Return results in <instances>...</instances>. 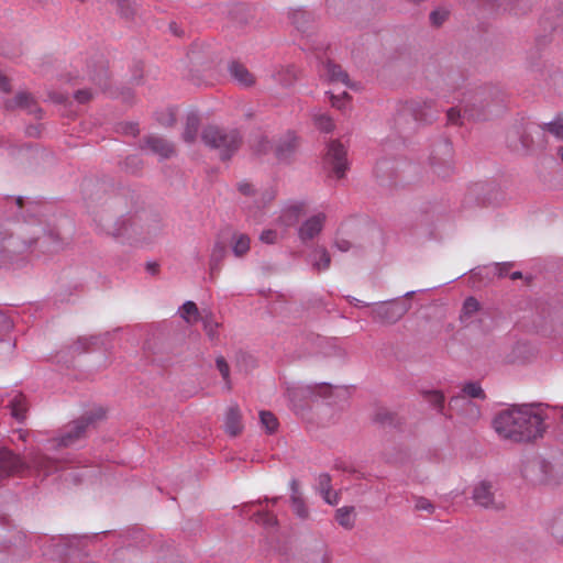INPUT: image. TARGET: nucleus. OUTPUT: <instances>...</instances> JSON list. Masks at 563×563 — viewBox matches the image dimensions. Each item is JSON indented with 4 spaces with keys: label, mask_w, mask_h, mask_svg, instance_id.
<instances>
[{
    "label": "nucleus",
    "mask_w": 563,
    "mask_h": 563,
    "mask_svg": "<svg viewBox=\"0 0 563 563\" xmlns=\"http://www.w3.org/2000/svg\"><path fill=\"white\" fill-rule=\"evenodd\" d=\"M5 208L8 218L0 229V265L12 264L33 245L48 252L60 247L58 234L42 227L38 202L8 197Z\"/></svg>",
    "instance_id": "1"
},
{
    "label": "nucleus",
    "mask_w": 563,
    "mask_h": 563,
    "mask_svg": "<svg viewBox=\"0 0 563 563\" xmlns=\"http://www.w3.org/2000/svg\"><path fill=\"white\" fill-rule=\"evenodd\" d=\"M548 411L541 404L512 406L496 415L493 427L503 439L530 442L543 435Z\"/></svg>",
    "instance_id": "2"
},
{
    "label": "nucleus",
    "mask_w": 563,
    "mask_h": 563,
    "mask_svg": "<svg viewBox=\"0 0 563 563\" xmlns=\"http://www.w3.org/2000/svg\"><path fill=\"white\" fill-rule=\"evenodd\" d=\"M501 98L493 88H479L467 92L462 107H453L446 111L448 121L451 124H463V120L481 121L488 119L493 107H499Z\"/></svg>",
    "instance_id": "3"
},
{
    "label": "nucleus",
    "mask_w": 563,
    "mask_h": 563,
    "mask_svg": "<svg viewBox=\"0 0 563 563\" xmlns=\"http://www.w3.org/2000/svg\"><path fill=\"white\" fill-rule=\"evenodd\" d=\"M201 139L207 146L218 150L223 161L231 158L241 144L238 130H225L216 125L206 126Z\"/></svg>",
    "instance_id": "4"
},
{
    "label": "nucleus",
    "mask_w": 563,
    "mask_h": 563,
    "mask_svg": "<svg viewBox=\"0 0 563 563\" xmlns=\"http://www.w3.org/2000/svg\"><path fill=\"white\" fill-rule=\"evenodd\" d=\"M332 394V386L321 384H291L286 388V395L295 410L303 408L305 402L318 398H329Z\"/></svg>",
    "instance_id": "5"
},
{
    "label": "nucleus",
    "mask_w": 563,
    "mask_h": 563,
    "mask_svg": "<svg viewBox=\"0 0 563 563\" xmlns=\"http://www.w3.org/2000/svg\"><path fill=\"white\" fill-rule=\"evenodd\" d=\"M163 229L162 220L157 217L141 219H129V223L123 221V227L118 229L117 235L134 236L142 242H151Z\"/></svg>",
    "instance_id": "6"
},
{
    "label": "nucleus",
    "mask_w": 563,
    "mask_h": 563,
    "mask_svg": "<svg viewBox=\"0 0 563 563\" xmlns=\"http://www.w3.org/2000/svg\"><path fill=\"white\" fill-rule=\"evenodd\" d=\"M102 413H85L80 418L68 423L57 439L51 441L52 448H68L75 445L86 437L87 430Z\"/></svg>",
    "instance_id": "7"
},
{
    "label": "nucleus",
    "mask_w": 563,
    "mask_h": 563,
    "mask_svg": "<svg viewBox=\"0 0 563 563\" xmlns=\"http://www.w3.org/2000/svg\"><path fill=\"white\" fill-rule=\"evenodd\" d=\"M410 309V303L400 300H389L376 305L371 316L382 323L393 324L400 320Z\"/></svg>",
    "instance_id": "8"
},
{
    "label": "nucleus",
    "mask_w": 563,
    "mask_h": 563,
    "mask_svg": "<svg viewBox=\"0 0 563 563\" xmlns=\"http://www.w3.org/2000/svg\"><path fill=\"white\" fill-rule=\"evenodd\" d=\"M451 157V143L448 141L440 143L430 157V167L438 177L445 179L454 173V165Z\"/></svg>",
    "instance_id": "9"
},
{
    "label": "nucleus",
    "mask_w": 563,
    "mask_h": 563,
    "mask_svg": "<svg viewBox=\"0 0 563 563\" xmlns=\"http://www.w3.org/2000/svg\"><path fill=\"white\" fill-rule=\"evenodd\" d=\"M402 111L411 114L415 121L420 123H431L439 113V109L432 99L411 100L406 103Z\"/></svg>",
    "instance_id": "10"
},
{
    "label": "nucleus",
    "mask_w": 563,
    "mask_h": 563,
    "mask_svg": "<svg viewBox=\"0 0 563 563\" xmlns=\"http://www.w3.org/2000/svg\"><path fill=\"white\" fill-rule=\"evenodd\" d=\"M324 162L332 168L338 178H342L349 168L345 147L339 141L330 142Z\"/></svg>",
    "instance_id": "11"
},
{
    "label": "nucleus",
    "mask_w": 563,
    "mask_h": 563,
    "mask_svg": "<svg viewBox=\"0 0 563 563\" xmlns=\"http://www.w3.org/2000/svg\"><path fill=\"white\" fill-rule=\"evenodd\" d=\"M29 465L12 451L0 450V481L25 471Z\"/></svg>",
    "instance_id": "12"
},
{
    "label": "nucleus",
    "mask_w": 563,
    "mask_h": 563,
    "mask_svg": "<svg viewBox=\"0 0 563 563\" xmlns=\"http://www.w3.org/2000/svg\"><path fill=\"white\" fill-rule=\"evenodd\" d=\"M327 216L322 212L311 216L298 229V238L302 243L316 239L322 231Z\"/></svg>",
    "instance_id": "13"
},
{
    "label": "nucleus",
    "mask_w": 563,
    "mask_h": 563,
    "mask_svg": "<svg viewBox=\"0 0 563 563\" xmlns=\"http://www.w3.org/2000/svg\"><path fill=\"white\" fill-rule=\"evenodd\" d=\"M142 148L148 150L151 153L159 156L161 159H166L175 154L173 143L158 135H148L144 139Z\"/></svg>",
    "instance_id": "14"
},
{
    "label": "nucleus",
    "mask_w": 563,
    "mask_h": 563,
    "mask_svg": "<svg viewBox=\"0 0 563 563\" xmlns=\"http://www.w3.org/2000/svg\"><path fill=\"white\" fill-rule=\"evenodd\" d=\"M4 108L7 110L23 109L31 114H37L41 112V109L37 107L33 97L25 91L16 93L11 99H7L4 101Z\"/></svg>",
    "instance_id": "15"
},
{
    "label": "nucleus",
    "mask_w": 563,
    "mask_h": 563,
    "mask_svg": "<svg viewBox=\"0 0 563 563\" xmlns=\"http://www.w3.org/2000/svg\"><path fill=\"white\" fill-rule=\"evenodd\" d=\"M297 148V137L294 132H287L275 142V156L278 161L286 162Z\"/></svg>",
    "instance_id": "16"
},
{
    "label": "nucleus",
    "mask_w": 563,
    "mask_h": 563,
    "mask_svg": "<svg viewBox=\"0 0 563 563\" xmlns=\"http://www.w3.org/2000/svg\"><path fill=\"white\" fill-rule=\"evenodd\" d=\"M231 78L243 88H250L255 84L254 75L241 63L232 62L228 67Z\"/></svg>",
    "instance_id": "17"
},
{
    "label": "nucleus",
    "mask_w": 563,
    "mask_h": 563,
    "mask_svg": "<svg viewBox=\"0 0 563 563\" xmlns=\"http://www.w3.org/2000/svg\"><path fill=\"white\" fill-rule=\"evenodd\" d=\"M227 255V246L222 242H216L211 249L209 258V278L213 282L219 275Z\"/></svg>",
    "instance_id": "18"
},
{
    "label": "nucleus",
    "mask_w": 563,
    "mask_h": 563,
    "mask_svg": "<svg viewBox=\"0 0 563 563\" xmlns=\"http://www.w3.org/2000/svg\"><path fill=\"white\" fill-rule=\"evenodd\" d=\"M492 488V484L488 482H481L476 485L472 495L474 503L484 508H496Z\"/></svg>",
    "instance_id": "19"
},
{
    "label": "nucleus",
    "mask_w": 563,
    "mask_h": 563,
    "mask_svg": "<svg viewBox=\"0 0 563 563\" xmlns=\"http://www.w3.org/2000/svg\"><path fill=\"white\" fill-rule=\"evenodd\" d=\"M242 415L238 405L229 406L224 417L225 431L235 437L242 431Z\"/></svg>",
    "instance_id": "20"
},
{
    "label": "nucleus",
    "mask_w": 563,
    "mask_h": 563,
    "mask_svg": "<svg viewBox=\"0 0 563 563\" xmlns=\"http://www.w3.org/2000/svg\"><path fill=\"white\" fill-rule=\"evenodd\" d=\"M30 465L38 472H42L44 475H48L49 473L58 470L57 461L40 452L33 453L31 455Z\"/></svg>",
    "instance_id": "21"
},
{
    "label": "nucleus",
    "mask_w": 563,
    "mask_h": 563,
    "mask_svg": "<svg viewBox=\"0 0 563 563\" xmlns=\"http://www.w3.org/2000/svg\"><path fill=\"white\" fill-rule=\"evenodd\" d=\"M323 75L331 82H342L345 86H350L349 75L338 64L328 60L323 64Z\"/></svg>",
    "instance_id": "22"
},
{
    "label": "nucleus",
    "mask_w": 563,
    "mask_h": 563,
    "mask_svg": "<svg viewBox=\"0 0 563 563\" xmlns=\"http://www.w3.org/2000/svg\"><path fill=\"white\" fill-rule=\"evenodd\" d=\"M309 263L319 272L327 271L330 267L331 257L325 247L318 246L309 255Z\"/></svg>",
    "instance_id": "23"
},
{
    "label": "nucleus",
    "mask_w": 563,
    "mask_h": 563,
    "mask_svg": "<svg viewBox=\"0 0 563 563\" xmlns=\"http://www.w3.org/2000/svg\"><path fill=\"white\" fill-rule=\"evenodd\" d=\"M290 19L295 27L302 33L308 32L313 23L312 13L302 9L294 10Z\"/></svg>",
    "instance_id": "24"
},
{
    "label": "nucleus",
    "mask_w": 563,
    "mask_h": 563,
    "mask_svg": "<svg viewBox=\"0 0 563 563\" xmlns=\"http://www.w3.org/2000/svg\"><path fill=\"white\" fill-rule=\"evenodd\" d=\"M11 416L22 422L26 417L27 404L25 397L21 393H16L9 401Z\"/></svg>",
    "instance_id": "25"
},
{
    "label": "nucleus",
    "mask_w": 563,
    "mask_h": 563,
    "mask_svg": "<svg viewBox=\"0 0 563 563\" xmlns=\"http://www.w3.org/2000/svg\"><path fill=\"white\" fill-rule=\"evenodd\" d=\"M109 334L80 336L74 343L73 349L78 353L87 352L90 346L104 345Z\"/></svg>",
    "instance_id": "26"
},
{
    "label": "nucleus",
    "mask_w": 563,
    "mask_h": 563,
    "mask_svg": "<svg viewBox=\"0 0 563 563\" xmlns=\"http://www.w3.org/2000/svg\"><path fill=\"white\" fill-rule=\"evenodd\" d=\"M202 322L203 330L211 341H216L219 338L218 328L220 323L214 319L212 311L202 310V314L199 319Z\"/></svg>",
    "instance_id": "27"
},
{
    "label": "nucleus",
    "mask_w": 563,
    "mask_h": 563,
    "mask_svg": "<svg viewBox=\"0 0 563 563\" xmlns=\"http://www.w3.org/2000/svg\"><path fill=\"white\" fill-rule=\"evenodd\" d=\"M200 119L197 113H189L186 118V125L183 133V139L186 143H192L197 139Z\"/></svg>",
    "instance_id": "28"
},
{
    "label": "nucleus",
    "mask_w": 563,
    "mask_h": 563,
    "mask_svg": "<svg viewBox=\"0 0 563 563\" xmlns=\"http://www.w3.org/2000/svg\"><path fill=\"white\" fill-rule=\"evenodd\" d=\"M481 305L477 299L474 297H468L465 299L462 312L460 316L461 322L465 325L472 322V318L479 311Z\"/></svg>",
    "instance_id": "29"
},
{
    "label": "nucleus",
    "mask_w": 563,
    "mask_h": 563,
    "mask_svg": "<svg viewBox=\"0 0 563 563\" xmlns=\"http://www.w3.org/2000/svg\"><path fill=\"white\" fill-rule=\"evenodd\" d=\"M462 393L464 394V396L453 397L451 399L450 404L452 405L460 400H465V396L470 397V398H478V399L485 398V393H484L483 388L481 387V385L478 383H475V382L466 383L464 385V387L462 388Z\"/></svg>",
    "instance_id": "30"
},
{
    "label": "nucleus",
    "mask_w": 563,
    "mask_h": 563,
    "mask_svg": "<svg viewBox=\"0 0 563 563\" xmlns=\"http://www.w3.org/2000/svg\"><path fill=\"white\" fill-rule=\"evenodd\" d=\"M338 523L344 529H352L355 523L354 507L344 506L335 511Z\"/></svg>",
    "instance_id": "31"
},
{
    "label": "nucleus",
    "mask_w": 563,
    "mask_h": 563,
    "mask_svg": "<svg viewBox=\"0 0 563 563\" xmlns=\"http://www.w3.org/2000/svg\"><path fill=\"white\" fill-rule=\"evenodd\" d=\"M305 211L303 202H296L283 210L280 219L286 225H291Z\"/></svg>",
    "instance_id": "32"
},
{
    "label": "nucleus",
    "mask_w": 563,
    "mask_h": 563,
    "mask_svg": "<svg viewBox=\"0 0 563 563\" xmlns=\"http://www.w3.org/2000/svg\"><path fill=\"white\" fill-rule=\"evenodd\" d=\"M180 317L187 322V323H195L199 321L202 312L199 311L197 305L194 301H186L183 303V306L179 308Z\"/></svg>",
    "instance_id": "33"
},
{
    "label": "nucleus",
    "mask_w": 563,
    "mask_h": 563,
    "mask_svg": "<svg viewBox=\"0 0 563 563\" xmlns=\"http://www.w3.org/2000/svg\"><path fill=\"white\" fill-rule=\"evenodd\" d=\"M250 238L246 234H234L232 252L236 257L245 255L250 250Z\"/></svg>",
    "instance_id": "34"
},
{
    "label": "nucleus",
    "mask_w": 563,
    "mask_h": 563,
    "mask_svg": "<svg viewBox=\"0 0 563 563\" xmlns=\"http://www.w3.org/2000/svg\"><path fill=\"white\" fill-rule=\"evenodd\" d=\"M318 490L322 495L325 503L329 505H336L335 500H331V477L329 474L323 473L319 475Z\"/></svg>",
    "instance_id": "35"
},
{
    "label": "nucleus",
    "mask_w": 563,
    "mask_h": 563,
    "mask_svg": "<svg viewBox=\"0 0 563 563\" xmlns=\"http://www.w3.org/2000/svg\"><path fill=\"white\" fill-rule=\"evenodd\" d=\"M313 123L318 130L324 133H330L334 130V123L332 118L322 112H314L312 114Z\"/></svg>",
    "instance_id": "36"
},
{
    "label": "nucleus",
    "mask_w": 563,
    "mask_h": 563,
    "mask_svg": "<svg viewBox=\"0 0 563 563\" xmlns=\"http://www.w3.org/2000/svg\"><path fill=\"white\" fill-rule=\"evenodd\" d=\"M252 519L257 525H261L266 528H273L277 525V518L269 511L258 510L253 516Z\"/></svg>",
    "instance_id": "37"
},
{
    "label": "nucleus",
    "mask_w": 563,
    "mask_h": 563,
    "mask_svg": "<svg viewBox=\"0 0 563 563\" xmlns=\"http://www.w3.org/2000/svg\"><path fill=\"white\" fill-rule=\"evenodd\" d=\"M549 530L558 542L563 543V511L553 517Z\"/></svg>",
    "instance_id": "38"
},
{
    "label": "nucleus",
    "mask_w": 563,
    "mask_h": 563,
    "mask_svg": "<svg viewBox=\"0 0 563 563\" xmlns=\"http://www.w3.org/2000/svg\"><path fill=\"white\" fill-rule=\"evenodd\" d=\"M260 421L262 427L268 432L273 433L278 428L277 418L271 411H261L260 412Z\"/></svg>",
    "instance_id": "39"
},
{
    "label": "nucleus",
    "mask_w": 563,
    "mask_h": 563,
    "mask_svg": "<svg viewBox=\"0 0 563 563\" xmlns=\"http://www.w3.org/2000/svg\"><path fill=\"white\" fill-rule=\"evenodd\" d=\"M291 508L292 511L296 514L297 517L300 519L308 518L309 510L306 506V503L301 496H295L290 497Z\"/></svg>",
    "instance_id": "40"
},
{
    "label": "nucleus",
    "mask_w": 563,
    "mask_h": 563,
    "mask_svg": "<svg viewBox=\"0 0 563 563\" xmlns=\"http://www.w3.org/2000/svg\"><path fill=\"white\" fill-rule=\"evenodd\" d=\"M89 78L100 88L107 87L108 74L103 63L99 65L98 70L89 71Z\"/></svg>",
    "instance_id": "41"
},
{
    "label": "nucleus",
    "mask_w": 563,
    "mask_h": 563,
    "mask_svg": "<svg viewBox=\"0 0 563 563\" xmlns=\"http://www.w3.org/2000/svg\"><path fill=\"white\" fill-rule=\"evenodd\" d=\"M541 132H549L560 140H563V123L561 120H554L552 122L543 123L539 126Z\"/></svg>",
    "instance_id": "42"
},
{
    "label": "nucleus",
    "mask_w": 563,
    "mask_h": 563,
    "mask_svg": "<svg viewBox=\"0 0 563 563\" xmlns=\"http://www.w3.org/2000/svg\"><path fill=\"white\" fill-rule=\"evenodd\" d=\"M115 2V5H117V9L119 11V13L125 18V19H130L134 15L135 13V5L132 1L130 0H114Z\"/></svg>",
    "instance_id": "43"
},
{
    "label": "nucleus",
    "mask_w": 563,
    "mask_h": 563,
    "mask_svg": "<svg viewBox=\"0 0 563 563\" xmlns=\"http://www.w3.org/2000/svg\"><path fill=\"white\" fill-rule=\"evenodd\" d=\"M216 366L220 372L223 380L225 382L227 389H231V380H230V367L223 356H219L216 360Z\"/></svg>",
    "instance_id": "44"
},
{
    "label": "nucleus",
    "mask_w": 563,
    "mask_h": 563,
    "mask_svg": "<svg viewBox=\"0 0 563 563\" xmlns=\"http://www.w3.org/2000/svg\"><path fill=\"white\" fill-rule=\"evenodd\" d=\"M253 147L256 154H266L269 151L275 152V143H273L265 136L258 137L256 143L253 144Z\"/></svg>",
    "instance_id": "45"
},
{
    "label": "nucleus",
    "mask_w": 563,
    "mask_h": 563,
    "mask_svg": "<svg viewBox=\"0 0 563 563\" xmlns=\"http://www.w3.org/2000/svg\"><path fill=\"white\" fill-rule=\"evenodd\" d=\"M426 399L439 411L442 410L444 404V396L438 390H430L426 393Z\"/></svg>",
    "instance_id": "46"
},
{
    "label": "nucleus",
    "mask_w": 563,
    "mask_h": 563,
    "mask_svg": "<svg viewBox=\"0 0 563 563\" xmlns=\"http://www.w3.org/2000/svg\"><path fill=\"white\" fill-rule=\"evenodd\" d=\"M449 11L445 9H437L430 13V22L434 26H440L446 20Z\"/></svg>",
    "instance_id": "47"
},
{
    "label": "nucleus",
    "mask_w": 563,
    "mask_h": 563,
    "mask_svg": "<svg viewBox=\"0 0 563 563\" xmlns=\"http://www.w3.org/2000/svg\"><path fill=\"white\" fill-rule=\"evenodd\" d=\"M279 240V234L276 230H264L260 235V241L265 244H275Z\"/></svg>",
    "instance_id": "48"
},
{
    "label": "nucleus",
    "mask_w": 563,
    "mask_h": 563,
    "mask_svg": "<svg viewBox=\"0 0 563 563\" xmlns=\"http://www.w3.org/2000/svg\"><path fill=\"white\" fill-rule=\"evenodd\" d=\"M141 166H142V161L140 157H137L135 155L126 157V159L124 162V167L130 173H136L141 168Z\"/></svg>",
    "instance_id": "49"
},
{
    "label": "nucleus",
    "mask_w": 563,
    "mask_h": 563,
    "mask_svg": "<svg viewBox=\"0 0 563 563\" xmlns=\"http://www.w3.org/2000/svg\"><path fill=\"white\" fill-rule=\"evenodd\" d=\"M415 507L417 510L427 511L429 514L434 511L433 504L426 497H417Z\"/></svg>",
    "instance_id": "50"
},
{
    "label": "nucleus",
    "mask_w": 563,
    "mask_h": 563,
    "mask_svg": "<svg viewBox=\"0 0 563 563\" xmlns=\"http://www.w3.org/2000/svg\"><path fill=\"white\" fill-rule=\"evenodd\" d=\"M509 146L516 152H520V151L527 152L531 146V141L528 135L522 134V135H520V140H519L518 144H515V145L509 144Z\"/></svg>",
    "instance_id": "51"
},
{
    "label": "nucleus",
    "mask_w": 563,
    "mask_h": 563,
    "mask_svg": "<svg viewBox=\"0 0 563 563\" xmlns=\"http://www.w3.org/2000/svg\"><path fill=\"white\" fill-rule=\"evenodd\" d=\"M346 98H349V95L345 91L340 96L331 95L330 100H331L332 107H334L339 110H342L345 106Z\"/></svg>",
    "instance_id": "52"
},
{
    "label": "nucleus",
    "mask_w": 563,
    "mask_h": 563,
    "mask_svg": "<svg viewBox=\"0 0 563 563\" xmlns=\"http://www.w3.org/2000/svg\"><path fill=\"white\" fill-rule=\"evenodd\" d=\"M91 97H92V93L88 89H82V90H78L75 92V99L80 103H85V102L89 101L91 99Z\"/></svg>",
    "instance_id": "53"
},
{
    "label": "nucleus",
    "mask_w": 563,
    "mask_h": 563,
    "mask_svg": "<svg viewBox=\"0 0 563 563\" xmlns=\"http://www.w3.org/2000/svg\"><path fill=\"white\" fill-rule=\"evenodd\" d=\"M334 246L341 252H347L352 249V243L345 239L336 238Z\"/></svg>",
    "instance_id": "54"
},
{
    "label": "nucleus",
    "mask_w": 563,
    "mask_h": 563,
    "mask_svg": "<svg viewBox=\"0 0 563 563\" xmlns=\"http://www.w3.org/2000/svg\"><path fill=\"white\" fill-rule=\"evenodd\" d=\"M512 266V263L510 262H505V263H499V264H496L495 265V269L497 272V275L499 277H505L508 275V272H509V268Z\"/></svg>",
    "instance_id": "55"
},
{
    "label": "nucleus",
    "mask_w": 563,
    "mask_h": 563,
    "mask_svg": "<svg viewBox=\"0 0 563 563\" xmlns=\"http://www.w3.org/2000/svg\"><path fill=\"white\" fill-rule=\"evenodd\" d=\"M239 190L246 196H251L255 192L254 187L249 183L239 184Z\"/></svg>",
    "instance_id": "56"
},
{
    "label": "nucleus",
    "mask_w": 563,
    "mask_h": 563,
    "mask_svg": "<svg viewBox=\"0 0 563 563\" xmlns=\"http://www.w3.org/2000/svg\"><path fill=\"white\" fill-rule=\"evenodd\" d=\"M158 121L163 125H166V126L172 125L175 122L174 113L172 111H168L166 118H158Z\"/></svg>",
    "instance_id": "57"
},
{
    "label": "nucleus",
    "mask_w": 563,
    "mask_h": 563,
    "mask_svg": "<svg viewBox=\"0 0 563 563\" xmlns=\"http://www.w3.org/2000/svg\"><path fill=\"white\" fill-rule=\"evenodd\" d=\"M0 90L8 92L10 90V84L7 76L0 71Z\"/></svg>",
    "instance_id": "58"
},
{
    "label": "nucleus",
    "mask_w": 563,
    "mask_h": 563,
    "mask_svg": "<svg viewBox=\"0 0 563 563\" xmlns=\"http://www.w3.org/2000/svg\"><path fill=\"white\" fill-rule=\"evenodd\" d=\"M290 489H291L290 497L301 496L300 493H299V485H298L297 479H295V478L291 479V482H290Z\"/></svg>",
    "instance_id": "59"
},
{
    "label": "nucleus",
    "mask_w": 563,
    "mask_h": 563,
    "mask_svg": "<svg viewBox=\"0 0 563 563\" xmlns=\"http://www.w3.org/2000/svg\"><path fill=\"white\" fill-rule=\"evenodd\" d=\"M346 299L349 300L350 303H352V305H354L356 307H358V306H362V307L369 306V303L362 302L361 300H358L355 297L347 296Z\"/></svg>",
    "instance_id": "60"
},
{
    "label": "nucleus",
    "mask_w": 563,
    "mask_h": 563,
    "mask_svg": "<svg viewBox=\"0 0 563 563\" xmlns=\"http://www.w3.org/2000/svg\"><path fill=\"white\" fill-rule=\"evenodd\" d=\"M146 269L152 275H155L158 271V265L156 263H148Z\"/></svg>",
    "instance_id": "61"
},
{
    "label": "nucleus",
    "mask_w": 563,
    "mask_h": 563,
    "mask_svg": "<svg viewBox=\"0 0 563 563\" xmlns=\"http://www.w3.org/2000/svg\"><path fill=\"white\" fill-rule=\"evenodd\" d=\"M0 322L3 323V328L4 329H10L11 328V322L10 320L2 313H0Z\"/></svg>",
    "instance_id": "62"
},
{
    "label": "nucleus",
    "mask_w": 563,
    "mask_h": 563,
    "mask_svg": "<svg viewBox=\"0 0 563 563\" xmlns=\"http://www.w3.org/2000/svg\"><path fill=\"white\" fill-rule=\"evenodd\" d=\"M521 277H522V274H521V272H519V271L514 272V273H511V274H510V278H511V279H514V280H515V279H519V278H521Z\"/></svg>",
    "instance_id": "63"
},
{
    "label": "nucleus",
    "mask_w": 563,
    "mask_h": 563,
    "mask_svg": "<svg viewBox=\"0 0 563 563\" xmlns=\"http://www.w3.org/2000/svg\"><path fill=\"white\" fill-rule=\"evenodd\" d=\"M26 133H27L29 135H31V136H32V135H36V133H37L36 128H34V126L29 128V129H27V131H26Z\"/></svg>",
    "instance_id": "64"
}]
</instances>
